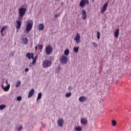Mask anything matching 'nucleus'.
I'll list each match as a JSON object with an SVG mask.
<instances>
[{"instance_id": "nucleus-1", "label": "nucleus", "mask_w": 131, "mask_h": 131, "mask_svg": "<svg viewBox=\"0 0 131 131\" xmlns=\"http://www.w3.org/2000/svg\"><path fill=\"white\" fill-rule=\"evenodd\" d=\"M28 6L27 4H24L23 7L19 8L18 9V20H22L23 19V17L25 15L26 11H27V8Z\"/></svg>"}, {"instance_id": "nucleus-2", "label": "nucleus", "mask_w": 131, "mask_h": 131, "mask_svg": "<svg viewBox=\"0 0 131 131\" xmlns=\"http://www.w3.org/2000/svg\"><path fill=\"white\" fill-rule=\"evenodd\" d=\"M27 26L26 28L27 33H28L29 31H31V29H32V26H33V21L32 20L29 19L27 21Z\"/></svg>"}, {"instance_id": "nucleus-3", "label": "nucleus", "mask_w": 131, "mask_h": 131, "mask_svg": "<svg viewBox=\"0 0 131 131\" xmlns=\"http://www.w3.org/2000/svg\"><path fill=\"white\" fill-rule=\"evenodd\" d=\"M42 66L43 68H48V67H51V66H52V61L46 59L42 62Z\"/></svg>"}, {"instance_id": "nucleus-4", "label": "nucleus", "mask_w": 131, "mask_h": 131, "mask_svg": "<svg viewBox=\"0 0 131 131\" xmlns=\"http://www.w3.org/2000/svg\"><path fill=\"white\" fill-rule=\"evenodd\" d=\"M45 52L46 55L50 56L53 53V47L51 45H48L46 47L45 49Z\"/></svg>"}, {"instance_id": "nucleus-5", "label": "nucleus", "mask_w": 131, "mask_h": 131, "mask_svg": "<svg viewBox=\"0 0 131 131\" xmlns=\"http://www.w3.org/2000/svg\"><path fill=\"white\" fill-rule=\"evenodd\" d=\"M89 6L90 2L89 0H81L79 3V6L81 8H84L85 7V5Z\"/></svg>"}, {"instance_id": "nucleus-6", "label": "nucleus", "mask_w": 131, "mask_h": 131, "mask_svg": "<svg viewBox=\"0 0 131 131\" xmlns=\"http://www.w3.org/2000/svg\"><path fill=\"white\" fill-rule=\"evenodd\" d=\"M59 61L61 64H66L68 62V59L64 55H62L59 58Z\"/></svg>"}, {"instance_id": "nucleus-7", "label": "nucleus", "mask_w": 131, "mask_h": 131, "mask_svg": "<svg viewBox=\"0 0 131 131\" xmlns=\"http://www.w3.org/2000/svg\"><path fill=\"white\" fill-rule=\"evenodd\" d=\"M74 40H75L76 43H79L80 42V35L78 33H77Z\"/></svg>"}, {"instance_id": "nucleus-8", "label": "nucleus", "mask_w": 131, "mask_h": 131, "mask_svg": "<svg viewBox=\"0 0 131 131\" xmlns=\"http://www.w3.org/2000/svg\"><path fill=\"white\" fill-rule=\"evenodd\" d=\"M107 7H108V3H106L103 5L102 8H101V13L102 14L105 13L106 10H107Z\"/></svg>"}, {"instance_id": "nucleus-9", "label": "nucleus", "mask_w": 131, "mask_h": 131, "mask_svg": "<svg viewBox=\"0 0 131 131\" xmlns=\"http://www.w3.org/2000/svg\"><path fill=\"white\" fill-rule=\"evenodd\" d=\"M81 17L82 20H85V19H86V11L85 10L83 9L81 11Z\"/></svg>"}, {"instance_id": "nucleus-10", "label": "nucleus", "mask_w": 131, "mask_h": 131, "mask_svg": "<svg viewBox=\"0 0 131 131\" xmlns=\"http://www.w3.org/2000/svg\"><path fill=\"white\" fill-rule=\"evenodd\" d=\"M21 25H22V23L21 22V20L18 19L16 20V28L18 30L21 28Z\"/></svg>"}, {"instance_id": "nucleus-11", "label": "nucleus", "mask_w": 131, "mask_h": 131, "mask_svg": "<svg viewBox=\"0 0 131 131\" xmlns=\"http://www.w3.org/2000/svg\"><path fill=\"white\" fill-rule=\"evenodd\" d=\"M26 57L28 58L29 60L34 59V54L33 53H28L26 54Z\"/></svg>"}, {"instance_id": "nucleus-12", "label": "nucleus", "mask_w": 131, "mask_h": 131, "mask_svg": "<svg viewBox=\"0 0 131 131\" xmlns=\"http://www.w3.org/2000/svg\"><path fill=\"white\" fill-rule=\"evenodd\" d=\"M10 84H8L6 86H4V84H2V88L5 92H8L10 90Z\"/></svg>"}, {"instance_id": "nucleus-13", "label": "nucleus", "mask_w": 131, "mask_h": 131, "mask_svg": "<svg viewBox=\"0 0 131 131\" xmlns=\"http://www.w3.org/2000/svg\"><path fill=\"white\" fill-rule=\"evenodd\" d=\"M57 123L60 127H62L64 124V120L63 119H59L58 120Z\"/></svg>"}, {"instance_id": "nucleus-14", "label": "nucleus", "mask_w": 131, "mask_h": 131, "mask_svg": "<svg viewBox=\"0 0 131 131\" xmlns=\"http://www.w3.org/2000/svg\"><path fill=\"white\" fill-rule=\"evenodd\" d=\"M34 89H32L30 91L29 93V94L28 95V98H31V97H32V96H33V95H34Z\"/></svg>"}, {"instance_id": "nucleus-15", "label": "nucleus", "mask_w": 131, "mask_h": 131, "mask_svg": "<svg viewBox=\"0 0 131 131\" xmlns=\"http://www.w3.org/2000/svg\"><path fill=\"white\" fill-rule=\"evenodd\" d=\"M45 29V25L43 24H40L38 25V30L39 31H42Z\"/></svg>"}, {"instance_id": "nucleus-16", "label": "nucleus", "mask_w": 131, "mask_h": 131, "mask_svg": "<svg viewBox=\"0 0 131 131\" xmlns=\"http://www.w3.org/2000/svg\"><path fill=\"white\" fill-rule=\"evenodd\" d=\"M115 37L116 38H118V36H119V29H117L114 33Z\"/></svg>"}, {"instance_id": "nucleus-17", "label": "nucleus", "mask_w": 131, "mask_h": 131, "mask_svg": "<svg viewBox=\"0 0 131 131\" xmlns=\"http://www.w3.org/2000/svg\"><path fill=\"white\" fill-rule=\"evenodd\" d=\"M81 123L84 125L86 124V123H88V119L85 118H82L81 120Z\"/></svg>"}, {"instance_id": "nucleus-18", "label": "nucleus", "mask_w": 131, "mask_h": 131, "mask_svg": "<svg viewBox=\"0 0 131 131\" xmlns=\"http://www.w3.org/2000/svg\"><path fill=\"white\" fill-rule=\"evenodd\" d=\"M79 101L80 102H85V101H86V97L84 96H81L79 98Z\"/></svg>"}, {"instance_id": "nucleus-19", "label": "nucleus", "mask_w": 131, "mask_h": 131, "mask_svg": "<svg viewBox=\"0 0 131 131\" xmlns=\"http://www.w3.org/2000/svg\"><path fill=\"white\" fill-rule=\"evenodd\" d=\"M7 28H8L7 26H3L1 30V33H3L4 32V31H5V30H6V29H7Z\"/></svg>"}, {"instance_id": "nucleus-20", "label": "nucleus", "mask_w": 131, "mask_h": 131, "mask_svg": "<svg viewBox=\"0 0 131 131\" xmlns=\"http://www.w3.org/2000/svg\"><path fill=\"white\" fill-rule=\"evenodd\" d=\"M23 41H24L25 45L28 43V39L26 37L23 38Z\"/></svg>"}, {"instance_id": "nucleus-21", "label": "nucleus", "mask_w": 131, "mask_h": 131, "mask_svg": "<svg viewBox=\"0 0 131 131\" xmlns=\"http://www.w3.org/2000/svg\"><path fill=\"white\" fill-rule=\"evenodd\" d=\"M75 129L76 131H82V128L81 126H77L75 127Z\"/></svg>"}, {"instance_id": "nucleus-22", "label": "nucleus", "mask_w": 131, "mask_h": 131, "mask_svg": "<svg viewBox=\"0 0 131 131\" xmlns=\"http://www.w3.org/2000/svg\"><path fill=\"white\" fill-rule=\"evenodd\" d=\"M35 63H36V60L33 59L32 63L29 65L30 67H33V64Z\"/></svg>"}, {"instance_id": "nucleus-23", "label": "nucleus", "mask_w": 131, "mask_h": 131, "mask_svg": "<svg viewBox=\"0 0 131 131\" xmlns=\"http://www.w3.org/2000/svg\"><path fill=\"white\" fill-rule=\"evenodd\" d=\"M70 51L69 49L66 50L64 52L65 56H68L69 55Z\"/></svg>"}, {"instance_id": "nucleus-24", "label": "nucleus", "mask_w": 131, "mask_h": 131, "mask_svg": "<svg viewBox=\"0 0 131 131\" xmlns=\"http://www.w3.org/2000/svg\"><path fill=\"white\" fill-rule=\"evenodd\" d=\"M112 124L113 126H116V124H117V122H116V121L113 120H112Z\"/></svg>"}, {"instance_id": "nucleus-25", "label": "nucleus", "mask_w": 131, "mask_h": 131, "mask_svg": "<svg viewBox=\"0 0 131 131\" xmlns=\"http://www.w3.org/2000/svg\"><path fill=\"white\" fill-rule=\"evenodd\" d=\"M79 50V47H74V51L75 53H78V50Z\"/></svg>"}, {"instance_id": "nucleus-26", "label": "nucleus", "mask_w": 131, "mask_h": 131, "mask_svg": "<svg viewBox=\"0 0 131 131\" xmlns=\"http://www.w3.org/2000/svg\"><path fill=\"white\" fill-rule=\"evenodd\" d=\"M20 85H21V81H17V83L16 84L15 86L16 88H19V86H20Z\"/></svg>"}, {"instance_id": "nucleus-27", "label": "nucleus", "mask_w": 131, "mask_h": 131, "mask_svg": "<svg viewBox=\"0 0 131 131\" xmlns=\"http://www.w3.org/2000/svg\"><path fill=\"white\" fill-rule=\"evenodd\" d=\"M40 99H41V93H39L37 100L38 101V100H40Z\"/></svg>"}, {"instance_id": "nucleus-28", "label": "nucleus", "mask_w": 131, "mask_h": 131, "mask_svg": "<svg viewBox=\"0 0 131 131\" xmlns=\"http://www.w3.org/2000/svg\"><path fill=\"white\" fill-rule=\"evenodd\" d=\"M72 95V94L71 93V92L66 93V97H67V98H69V97H71Z\"/></svg>"}, {"instance_id": "nucleus-29", "label": "nucleus", "mask_w": 131, "mask_h": 131, "mask_svg": "<svg viewBox=\"0 0 131 131\" xmlns=\"http://www.w3.org/2000/svg\"><path fill=\"white\" fill-rule=\"evenodd\" d=\"M6 105L2 104L0 105V110H4V108H6Z\"/></svg>"}, {"instance_id": "nucleus-30", "label": "nucleus", "mask_w": 131, "mask_h": 131, "mask_svg": "<svg viewBox=\"0 0 131 131\" xmlns=\"http://www.w3.org/2000/svg\"><path fill=\"white\" fill-rule=\"evenodd\" d=\"M101 36V33L100 32H97V39H100V37Z\"/></svg>"}, {"instance_id": "nucleus-31", "label": "nucleus", "mask_w": 131, "mask_h": 131, "mask_svg": "<svg viewBox=\"0 0 131 131\" xmlns=\"http://www.w3.org/2000/svg\"><path fill=\"white\" fill-rule=\"evenodd\" d=\"M92 45H93V47H94V48H97V47H98V45L97 44V43L96 42H93L92 43Z\"/></svg>"}, {"instance_id": "nucleus-32", "label": "nucleus", "mask_w": 131, "mask_h": 131, "mask_svg": "<svg viewBox=\"0 0 131 131\" xmlns=\"http://www.w3.org/2000/svg\"><path fill=\"white\" fill-rule=\"evenodd\" d=\"M22 100V97L21 96H18L17 97V101H21Z\"/></svg>"}, {"instance_id": "nucleus-33", "label": "nucleus", "mask_w": 131, "mask_h": 131, "mask_svg": "<svg viewBox=\"0 0 131 131\" xmlns=\"http://www.w3.org/2000/svg\"><path fill=\"white\" fill-rule=\"evenodd\" d=\"M43 48V46L42 45H39L38 46V48L39 49V50H42Z\"/></svg>"}, {"instance_id": "nucleus-34", "label": "nucleus", "mask_w": 131, "mask_h": 131, "mask_svg": "<svg viewBox=\"0 0 131 131\" xmlns=\"http://www.w3.org/2000/svg\"><path fill=\"white\" fill-rule=\"evenodd\" d=\"M60 15L61 14L60 13H58L57 14H55V18H58V17H60Z\"/></svg>"}, {"instance_id": "nucleus-35", "label": "nucleus", "mask_w": 131, "mask_h": 131, "mask_svg": "<svg viewBox=\"0 0 131 131\" xmlns=\"http://www.w3.org/2000/svg\"><path fill=\"white\" fill-rule=\"evenodd\" d=\"M22 130V126H20L18 129L17 131H21Z\"/></svg>"}, {"instance_id": "nucleus-36", "label": "nucleus", "mask_w": 131, "mask_h": 131, "mask_svg": "<svg viewBox=\"0 0 131 131\" xmlns=\"http://www.w3.org/2000/svg\"><path fill=\"white\" fill-rule=\"evenodd\" d=\"M25 71V72H28V71H29V69L28 68H26Z\"/></svg>"}, {"instance_id": "nucleus-37", "label": "nucleus", "mask_w": 131, "mask_h": 131, "mask_svg": "<svg viewBox=\"0 0 131 131\" xmlns=\"http://www.w3.org/2000/svg\"><path fill=\"white\" fill-rule=\"evenodd\" d=\"M38 56L37 55H36V56H35V58H33V59H34V60H37V58H38Z\"/></svg>"}, {"instance_id": "nucleus-38", "label": "nucleus", "mask_w": 131, "mask_h": 131, "mask_svg": "<svg viewBox=\"0 0 131 131\" xmlns=\"http://www.w3.org/2000/svg\"><path fill=\"white\" fill-rule=\"evenodd\" d=\"M59 72H60V70L59 69H58L57 71V73H59Z\"/></svg>"}, {"instance_id": "nucleus-39", "label": "nucleus", "mask_w": 131, "mask_h": 131, "mask_svg": "<svg viewBox=\"0 0 131 131\" xmlns=\"http://www.w3.org/2000/svg\"><path fill=\"white\" fill-rule=\"evenodd\" d=\"M35 49L36 51V50H37V46L35 47Z\"/></svg>"}, {"instance_id": "nucleus-40", "label": "nucleus", "mask_w": 131, "mask_h": 131, "mask_svg": "<svg viewBox=\"0 0 131 131\" xmlns=\"http://www.w3.org/2000/svg\"><path fill=\"white\" fill-rule=\"evenodd\" d=\"M6 84H8V79L6 80Z\"/></svg>"}, {"instance_id": "nucleus-41", "label": "nucleus", "mask_w": 131, "mask_h": 131, "mask_svg": "<svg viewBox=\"0 0 131 131\" xmlns=\"http://www.w3.org/2000/svg\"><path fill=\"white\" fill-rule=\"evenodd\" d=\"M1 34H2V36H4V33H1Z\"/></svg>"}, {"instance_id": "nucleus-42", "label": "nucleus", "mask_w": 131, "mask_h": 131, "mask_svg": "<svg viewBox=\"0 0 131 131\" xmlns=\"http://www.w3.org/2000/svg\"><path fill=\"white\" fill-rule=\"evenodd\" d=\"M92 3H94V2H95V0H92Z\"/></svg>"}, {"instance_id": "nucleus-43", "label": "nucleus", "mask_w": 131, "mask_h": 131, "mask_svg": "<svg viewBox=\"0 0 131 131\" xmlns=\"http://www.w3.org/2000/svg\"><path fill=\"white\" fill-rule=\"evenodd\" d=\"M69 89H71V86H70V87L69 88Z\"/></svg>"}, {"instance_id": "nucleus-44", "label": "nucleus", "mask_w": 131, "mask_h": 131, "mask_svg": "<svg viewBox=\"0 0 131 131\" xmlns=\"http://www.w3.org/2000/svg\"><path fill=\"white\" fill-rule=\"evenodd\" d=\"M0 28H1V26H0Z\"/></svg>"}]
</instances>
